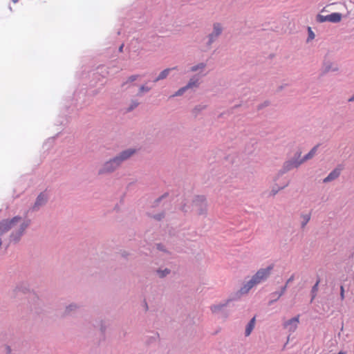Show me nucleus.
<instances>
[{"mask_svg":"<svg viewBox=\"0 0 354 354\" xmlns=\"http://www.w3.org/2000/svg\"><path fill=\"white\" fill-rule=\"evenodd\" d=\"M30 221H22L21 217L15 216L10 220H3L0 223V234L7 232L8 230L14 228L19 224V228L16 233H12L11 239L14 241H17L27 228Z\"/></svg>","mask_w":354,"mask_h":354,"instance_id":"obj_1","label":"nucleus"},{"mask_svg":"<svg viewBox=\"0 0 354 354\" xmlns=\"http://www.w3.org/2000/svg\"><path fill=\"white\" fill-rule=\"evenodd\" d=\"M312 156H293L286 160L280 170L279 174H284L293 169L299 167L301 164L310 159Z\"/></svg>","mask_w":354,"mask_h":354,"instance_id":"obj_2","label":"nucleus"},{"mask_svg":"<svg viewBox=\"0 0 354 354\" xmlns=\"http://www.w3.org/2000/svg\"><path fill=\"white\" fill-rule=\"evenodd\" d=\"M273 268V266L270 265L266 268H260L252 277L255 280L257 284H260L268 279Z\"/></svg>","mask_w":354,"mask_h":354,"instance_id":"obj_3","label":"nucleus"},{"mask_svg":"<svg viewBox=\"0 0 354 354\" xmlns=\"http://www.w3.org/2000/svg\"><path fill=\"white\" fill-rule=\"evenodd\" d=\"M342 15L339 12H333L326 16L318 14L316 17V21L319 23H324L329 21L331 23L337 24L342 21Z\"/></svg>","mask_w":354,"mask_h":354,"instance_id":"obj_4","label":"nucleus"},{"mask_svg":"<svg viewBox=\"0 0 354 354\" xmlns=\"http://www.w3.org/2000/svg\"><path fill=\"white\" fill-rule=\"evenodd\" d=\"M128 156H115L105 163L102 172H110L117 168Z\"/></svg>","mask_w":354,"mask_h":354,"instance_id":"obj_5","label":"nucleus"},{"mask_svg":"<svg viewBox=\"0 0 354 354\" xmlns=\"http://www.w3.org/2000/svg\"><path fill=\"white\" fill-rule=\"evenodd\" d=\"M344 169V166L342 164L338 165L329 174L323 179L324 183H328L335 180L339 178L342 171Z\"/></svg>","mask_w":354,"mask_h":354,"instance_id":"obj_6","label":"nucleus"},{"mask_svg":"<svg viewBox=\"0 0 354 354\" xmlns=\"http://www.w3.org/2000/svg\"><path fill=\"white\" fill-rule=\"evenodd\" d=\"M295 279V274H292L290 278L286 281V284L281 287V290L279 292H274L270 294V296L273 298L269 302V304H272L273 302L277 301L286 291L288 284L293 281Z\"/></svg>","mask_w":354,"mask_h":354,"instance_id":"obj_7","label":"nucleus"},{"mask_svg":"<svg viewBox=\"0 0 354 354\" xmlns=\"http://www.w3.org/2000/svg\"><path fill=\"white\" fill-rule=\"evenodd\" d=\"M257 285L258 284L256 283L255 280L251 277L249 280L243 282L239 290V294L240 295H247L250 290Z\"/></svg>","mask_w":354,"mask_h":354,"instance_id":"obj_8","label":"nucleus"},{"mask_svg":"<svg viewBox=\"0 0 354 354\" xmlns=\"http://www.w3.org/2000/svg\"><path fill=\"white\" fill-rule=\"evenodd\" d=\"M299 322V315L290 319L285 322L283 324V328L287 329L290 333H294L297 328Z\"/></svg>","mask_w":354,"mask_h":354,"instance_id":"obj_9","label":"nucleus"},{"mask_svg":"<svg viewBox=\"0 0 354 354\" xmlns=\"http://www.w3.org/2000/svg\"><path fill=\"white\" fill-rule=\"evenodd\" d=\"M221 32V25L219 23L214 24L213 31L208 36V44H212L218 39Z\"/></svg>","mask_w":354,"mask_h":354,"instance_id":"obj_10","label":"nucleus"},{"mask_svg":"<svg viewBox=\"0 0 354 354\" xmlns=\"http://www.w3.org/2000/svg\"><path fill=\"white\" fill-rule=\"evenodd\" d=\"M46 201H47V196L44 193H41L37 198V200L33 206V209H35V210L38 209L39 208V207L44 205Z\"/></svg>","mask_w":354,"mask_h":354,"instance_id":"obj_11","label":"nucleus"},{"mask_svg":"<svg viewBox=\"0 0 354 354\" xmlns=\"http://www.w3.org/2000/svg\"><path fill=\"white\" fill-rule=\"evenodd\" d=\"M310 218H311L310 213H308V214L302 213L300 214V218L301 219V229H304L306 227V225L310 221Z\"/></svg>","mask_w":354,"mask_h":354,"instance_id":"obj_12","label":"nucleus"},{"mask_svg":"<svg viewBox=\"0 0 354 354\" xmlns=\"http://www.w3.org/2000/svg\"><path fill=\"white\" fill-rule=\"evenodd\" d=\"M338 68H332V63L331 62H327L324 63L323 69L321 73V75L323 76L326 75L327 73H328L330 71H337Z\"/></svg>","mask_w":354,"mask_h":354,"instance_id":"obj_13","label":"nucleus"},{"mask_svg":"<svg viewBox=\"0 0 354 354\" xmlns=\"http://www.w3.org/2000/svg\"><path fill=\"white\" fill-rule=\"evenodd\" d=\"M176 68H177V67H174L172 68H166V69L163 70L159 74V75L154 80V82H158L159 80H163V79L166 78L167 77V75H169V72L171 70H175Z\"/></svg>","mask_w":354,"mask_h":354,"instance_id":"obj_14","label":"nucleus"},{"mask_svg":"<svg viewBox=\"0 0 354 354\" xmlns=\"http://www.w3.org/2000/svg\"><path fill=\"white\" fill-rule=\"evenodd\" d=\"M254 325H255V317H253L250 319V321L248 322V324L246 326L245 331V336H249L251 334L252 330L254 328Z\"/></svg>","mask_w":354,"mask_h":354,"instance_id":"obj_15","label":"nucleus"},{"mask_svg":"<svg viewBox=\"0 0 354 354\" xmlns=\"http://www.w3.org/2000/svg\"><path fill=\"white\" fill-rule=\"evenodd\" d=\"M199 78L196 77H193L190 78V80H189V82L186 85V88L189 89L192 88L194 87H198L199 86Z\"/></svg>","mask_w":354,"mask_h":354,"instance_id":"obj_16","label":"nucleus"},{"mask_svg":"<svg viewBox=\"0 0 354 354\" xmlns=\"http://www.w3.org/2000/svg\"><path fill=\"white\" fill-rule=\"evenodd\" d=\"M319 283H320V279H318L317 280L316 283H315V285L312 287V289H311V291H310V295H311L310 302H313V301L315 299V298L317 296V292H318V289H319Z\"/></svg>","mask_w":354,"mask_h":354,"instance_id":"obj_17","label":"nucleus"},{"mask_svg":"<svg viewBox=\"0 0 354 354\" xmlns=\"http://www.w3.org/2000/svg\"><path fill=\"white\" fill-rule=\"evenodd\" d=\"M289 183H290V180H287L281 185L277 186V187H276V188L273 187L271 191V193L272 194V195H275L277 193H278V192L279 190L283 189L285 187H286L289 185Z\"/></svg>","mask_w":354,"mask_h":354,"instance_id":"obj_18","label":"nucleus"},{"mask_svg":"<svg viewBox=\"0 0 354 354\" xmlns=\"http://www.w3.org/2000/svg\"><path fill=\"white\" fill-rule=\"evenodd\" d=\"M205 67V64L204 63H200L196 66H192L190 68L192 72H196L197 71H203Z\"/></svg>","mask_w":354,"mask_h":354,"instance_id":"obj_19","label":"nucleus"},{"mask_svg":"<svg viewBox=\"0 0 354 354\" xmlns=\"http://www.w3.org/2000/svg\"><path fill=\"white\" fill-rule=\"evenodd\" d=\"M270 104H271V102L270 100H265L263 103L259 104L257 106V110L261 111V110L263 109L264 108L269 106Z\"/></svg>","mask_w":354,"mask_h":354,"instance_id":"obj_20","label":"nucleus"},{"mask_svg":"<svg viewBox=\"0 0 354 354\" xmlns=\"http://www.w3.org/2000/svg\"><path fill=\"white\" fill-rule=\"evenodd\" d=\"M315 35L314 32L312 30L310 27H308V38L306 39V42H309L310 41L315 39Z\"/></svg>","mask_w":354,"mask_h":354,"instance_id":"obj_21","label":"nucleus"},{"mask_svg":"<svg viewBox=\"0 0 354 354\" xmlns=\"http://www.w3.org/2000/svg\"><path fill=\"white\" fill-rule=\"evenodd\" d=\"M321 146L320 144H318L313 147L308 153H306L305 155H315V153L317 151L318 148Z\"/></svg>","mask_w":354,"mask_h":354,"instance_id":"obj_22","label":"nucleus"},{"mask_svg":"<svg viewBox=\"0 0 354 354\" xmlns=\"http://www.w3.org/2000/svg\"><path fill=\"white\" fill-rule=\"evenodd\" d=\"M137 152L136 149H129L127 151H124L122 155H128V156H130V155H133L134 153H136Z\"/></svg>","mask_w":354,"mask_h":354,"instance_id":"obj_23","label":"nucleus"},{"mask_svg":"<svg viewBox=\"0 0 354 354\" xmlns=\"http://www.w3.org/2000/svg\"><path fill=\"white\" fill-rule=\"evenodd\" d=\"M188 88H186V86L180 88L176 93L175 95H174V96H178V95H181L186 90H187Z\"/></svg>","mask_w":354,"mask_h":354,"instance_id":"obj_24","label":"nucleus"},{"mask_svg":"<svg viewBox=\"0 0 354 354\" xmlns=\"http://www.w3.org/2000/svg\"><path fill=\"white\" fill-rule=\"evenodd\" d=\"M345 298L344 296V288L343 286H340V299L341 300H344Z\"/></svg>","mask_w":354,"mask_h":354,"instance_id":"obj_25","label":"nucleus"},{"mask_svg":"<svg viewBox=\"0 0 354 354\" xmlns=\"http://www.w3.org/2000/svg\"><path fill=\"white\" fill-rule=\"evenodd\" d=\"M158 272L160 274V277H163L166 274H167L169 272V271L167 269H165L164 271H158Z\"/></svg>","mask_w":354,"mask_h":354,"instance_id":"obj_26","label":"nucleus"},{"mask_svg":"<svg viewBox=\"0 0 354 354\" xmlns=\"http://www.w3.org/2000/svg\"><path fill=\"white\" fill-rule=\"evenodd\" d=\"M149 90H150V88H148V87H145V86H140V93H142V92H147V91H149Z\"/></svg>","mask_w":354,"mask_h":354,"instance_id":"obj_27","label":"nucleus"},{"mask_svg":"<svg viewBox=\"0 0 354 354\" xmlns=\"http://www.w3.org/2000/svg\"><path fill=\"white\" fill-rule=\"evenodd\" d=\"M138 77V75H131L129 77L128 80L127 82H132L133 81H135Z\"/></svg>","mask_w":354,"mask_h":354,"instance_id":"obj_28","label":"nucleus"},{"mask_svg":"<svg viewBox=\"0 0 354 354\" xmlns=\"http://www.w3.org/2000/svg\"><path fill=\"white\" fill-rule=\"evenodd\" d=\"M285 85H281L279 86L278 88H277V91L279 92L281 91H282L284 88Z\"/></svg>","mask_w":354,"mask_h":354,"instance_id":"obj_29","label":"nucleus"},{"mask_svg":"<svg viewBox=\"0 0 354 354\" xmlns=\"http://www.w3.org/2000/svg\"><path fill=\"white\" fill-rule=\"evenodd\" d=\"M301 153H302V151L300 149H299L298 151H297L295 152V155L298 156V155H301Z\"/></svg>","mask_w":354,"mask_h":354,"instance_id":"obj_30","label":"nucleus"},{"mask_svg":"<svg viewBox=\"0 0 354 354\" xmlns=\"http://www.w3.org/2000/svg\"><path fill=\"white\" fill-rule=\"evenodd\" d=\"M138 103H134V104H133V106H132L131 107V109H132L133 107L137 106H138Z\"/></svg>","mask_w":354,"mask_h":354,"instance_id":"obj_31","label":"nucleus"},{"mask_svg":"<svg viewBox=\"0 0 354 354\" xmlns=\"http://www.w3.org/2000/svg\"><path fill=\"white\" fill-rule=\"evenodd\" d=\"M122 49H123V44H122V45L119 48V50H120V52H122Z\"/></svg>","mask_w":354,"mask_h":354,"instance_id":"obj_32","label":"nucleus"},{"mask_svg":"<svg viewBox=\"0 0 354 354\" xmlns=\"http://www.w3.org/2000/svg\"><path fill=\"white\" fill-rule=\"evenodd\" d=\"M337 354H346L344 351H339Z\"/></svg>","mask_w":354,"mask_h":354,"instance_id":"obj_33","label":"nucleus"},{"mask_svg":"<svg viewBox=\"0 0 354 354\" xmlns=\"http://www.w3.org/2000/svg\"><path fill=\"white\" fill-rule=\"evenodd\" d=\"M19 0H12V1L14 3H16L18 2Z\"/></svg>","mask_w":354,"mask_h":354,"instance_id":"obj_34","label":"nucleus"},{"mask_svg":"<svg viewBox=\"0 0 354 354\" xmlns=\"http://www.w3.org/2000/svg\"><path fill=\"white\" fill-rule=\"evenodd\" d=\"M240 106H241V104H237V105H235V106H234V108H237V107H239Z\"/></svg>","mask_w":354,"mask_h":354,"instance_id":"obj_35","label":"nucleus"}]
</instances>
